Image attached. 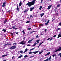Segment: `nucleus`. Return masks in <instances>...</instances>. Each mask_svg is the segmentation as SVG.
<instances>
[{"label":"nucleus","mask_w":61,"mask_h":61,"mask_svg":"<svg viewBox=\"0 0 61 61\" xmlns=\"http://www.w3.org/2000/svg\"><path fill=\"white\" fill-rule=\"evenodd\" d=\"M28 29L29 30H31V28L30 27Z\"/></svg>","instance_id":"09e8293b"},{"label":"nucleus","mask_w":61,"mask_h":61,"mask_svg":"<svg viewBox=\"0 0 61 61\" xmlns=\"http://www.w3.org/2000/svg\"><path fill=\"white\" fill-rule=\"evenodd\" d=\"M16 10H18V11H19V8H18V6H17Z\"/></svg>","instance_id":"aec40b11"},{"label":"nucleus","mask_w":61,"mask_h":61,"mask_svg":"<svg viewBox=\"0 0 61 61\" xmlns=\"http://www.w3.org/2000/svg\"><path fill=\"white\" fill-rule=\"evenodd\" d=\"M22 5V2L21 1H20V3H19V6H21Z\"/></svg>","instance_id":"f3484780"},{"label":"nucleus","mask_w":61,"mask_h":61,"mask_svg":"<svg viewBox=\"0 0 61 61\" xmlns=\"http://www.w3.org/2000/svg\"><path fill=\"white\" fill-rule=\"evenodd\" d=\"M41 53H42L41 52H39V54H41Z\"/></svg>","instance_id":"69168bd1"},{"label":"nucleus","mask_w":61,"mask_h":61,"mask_svg":"<svg viewBox=\"0 0 61 61\" xmlns=\"http://www.w3.org/2000/svg\"><path fill=\"white\" fill-rule=\"evenodd\" d=\"M57 9V8L56 7L55 8V9L54 10V11H55V12H56V9Z\"/></svg>","instance_id":"bb28decb"},{"label":"nucleus","mask_w":61,"mask_h":61,"mask_svg":"<svg viewBox=\"0 0 61 61\" xmlns=\"http://www.w3.org/2000/svg\"><path fill=\"white\" fill-rule=\"evenodd\" d=\"M7 56L6 55H3L2 56V57H5V56Z\"/></svg>","instance_id":"5701e85b"},{"label":"nucleus","mask_w":61,"mask_h":61,"mask_svg":"<svg viewBox=\"0 0 61 61\" xmlns=\"http://www.w3.org/2000/svg\"><path fill=\"white\" fill-rule=\"evenodd\" d=\"M2 31H4V32H6V30L3 29L2 30Z\"/></svg>","instance_id":"a878e982"},{"label":"nucleus","mask_w":61,"mask_h":61,"mask_svg":"<svg viewBox=\"0 0 61 61\" xmlns=\"http://www.w3.org/2000/svg\"><path fill=\"white\" fill-rule=\"evenodd\" d=\"M22 56H23V55H21L18 57V58H21V57H22Z\"/></svg>","instance_id":"412c9836"},{"label":"nucleus","mask_w":61,"mask_h":61,"mask_svg":"<svg viewBox=\"0 0 61 61\" xmlns=\"http://www.w3.org/2000/svg\"><path fill=\"white\" fill-rule=\"evenodd\" d=\"M50 54V52H49L47 54V55H49V54Z\"/></svg>","instance_id":"e433bc0d"},{"label":"nucleus","mask_w":61,"mask_h":61,"mask_svg":"<svg viewBox=\"0 0 61 61\" xmlns=\"http://www.w3.org/2000/svg\"><path fill=\"white\" fill-rule=\"evenodd\" d=\"M36 38H39V36H38V34L36 36Z\"/></svg>","instance_id":"b1692460"},{"label":"nucleus","mask_w":61,"mask_h":61,"mask_svg":"<svg viewBox=\"0 0 61 61\" xmlns=\"http://www.w3.org/2000/svg\"><path fill=\"white\" fill-rule=\"evenodd\" d=\"M27 51V48L25 49V51L23 53H25V52H26Z\"/></svg>","instance_id":"4468645a"},{"label":"nucleus","mask_w":61,"mask_h":61,"mask_svg":"<svg viewBox=\"0 0 61 61\" xmlns=\"http://www.w3.org/2000/svg\"><path fill=\"white\" fill-rule=\"evenodd\" d=\"M51 39V38H48V39H47V40H49L50 39Z\"/></svg>","instance_id":"49530a36"},{"label":"nucleus","mask_w":61,"mask_h":61,"mask_svg":"<svg viewBox=\"0 0 61 61\" xmlns=\"http://www.w3.org/2000/svg\"><path fill=\"white\" fill-rule=\"evenodd\" d=\"M51 56H50L49 57V58H48V60H50V59H51Z\"/></svg>","instance_id":"c85d7f7f"},{"label":"nucleus","mask_w":61,"mask_h":61,"mask_svg":"<svg viewBox=\"0 0 61 61\" xmlns=\"http://www.w3.org/2000/svg\"><path fill=\"white\" fill-rule=\"evenodd\" d=\"M43 0H41V3H42V1H43Z\"/></svg>","instance_id":"864d4df0"},{"label":"nucleus","mask_w":61,"mask_h":61,"mask_svg":"<svg viewBox=\"0 0 61 61\" xmlns=\"http://www.w3.org/2000/svg\"><path fill=\"white\" fill-rule=\"evenodd\" d=\"M42 51H41V52L42 53V52H43V50H41Z\"/></svg>","instance_id":"603ef678"},{"label":"nucleus","mask_w":61,"mask_h":61,"mask_svg":"<svg viewBox=\"0 0 61 61\" xmlns=\"http://www.w3.org/2000/svg\"><path fill=\"white\" fill-rule=\"evenodd\" d=\"M27 57H28V56H27V55H26L24 56L25 58Z\"/></svg>","instance_id":"c9c22d12"},{"label":"nucleus","mask_w":61,"mask_h":61,"mask_svg":"<svg viewBox=\"0 0 61 61\" xmlns=\"http://www.w3.org/2000/svg\"><path fill=\"white\" fill-rule=\"evenodd\" d=\"M29 8H27V9H26L24 11V12L25 13H27V12H28V11L29 10Z\"/></svg>","instance_id":"20e7f679"},{"label":"nucleus","mask_w":61,"mask_h":61,"mask_svg":"<svg viewBox=\"0 0 61 61\" xmlns=\"http://www.w3.org/2000/svg\"><path fill=\"white\" fill-rule=\"evenodd\" d=\"M41 36H42V35H43V34L42 33H41Z\"/></svg>","instance_id":"052dcab7"},{"label":"nucleus","mask_w":61,"mask_h":61,"mask_svg":"<svg viewBox=\"0 0 61 61\" xmlns=\"http://www.w3.org/2000/svg\"><path fill=\"white\" fill-rule=\"evenodd\" d=\"M20 53H23V51H20Z\"/></svg>","instance_id":"de8ad7c7"},{"label":"nucleus","mask_w":61,"mask_h":61,"mask_svg":"<svg viewBox=\"0 0 61 61\" xmlns=\"http://www.w3.org/2000/svg\"><path fill=\"white\" fill-rule=\"evenodd\" d=\"M7 19H5L4 22V24H5V23H6L7 22Z\"/></svg>","instance_id":"6e6552de"},{"label":"nucleus","mask_w":61,"mask_h":61,"mask_svg":"<svg viewBox=\"0 0 61 61\" xmlns=\"http://www.w3.org/2000/svg\"><path fill=\"white\" fill-rule=\"evenodd\" d=\"M33 32H36V31H33L32 32H31L30 33V34H33Z\"/></svg>","instance_id":"6ab92c4d"},{"label":"nucleus","mask_w":61,"mask_h":61,"mask_svg":"<svg viewBox=\"0 0 61 61\" xmlns=\"http://www.w3.org/2000/svg\"><path fill=\"white\" fill-rule=\"evenodd\" d=\"M40 41V40H37L36 41L37 42L36 43L37 44H38V43H39V41Z\"/></svg>","instance_id":"4be33fe9"},{"label":"nucleus","mask_w":61,"mask_h":61,"mask_svg":"<svg viewBox=\"0 0 61 61\" xmlns=\"http://www.w3.org/2000/svg\"><path fill=\"white\" fill-rule=\"evenodd\" d=\"M13 45H16V43L15 42V43H14L13 44Z\"/></svg>","instance_id":"3c124183"},{"label":"nucleus","mask_w":61,"mask_h":61,"mask_svg":"<svg viewBox=\"0 0 61 61\" xmlns=\"http://www.w3.org/2000/svg\"><path fill=\"white\" fill-rule=\"evenodd\" d=\"M8 43H7V44H5L4 46H6V45H8Z\"/></svg>","instance_id":"a19ab883"},{"label":"nucleus","mask_w":61,"mask_h":61,"mask_svg":"<svg viewBox=\"0 0 61 61\" xmlns=\"http://www.w3.org/2000/svg\"><path fill=\"white\" fill-rule=\"evenodd\" d=\"M56 56V54H54L52 55L53 57H54V56Z\"/></svg>","instance_id":"2f4dec72"},{"label":"nucleus","mask_w":61,"mask_h":61,"mask_svg":"<svg viewBox=\"0 0 61 61\" xmlns=\"http://www.w3.org/2000/svg\"><path fill=\"white\" fill-rule=\"evenodd\" d=\"M22 32L23 33V35H25V31L24 30H23L22 31Z\"/></svg>","instance_id":"393cba45"},{"label":"nucleus","mask_w":61,"mask_h":61,"mask_svg":"<svg viewBox=\"0 0 61 61\" xmlns=\"http://www.w3.org/2000/svg\"><path fill=\"white\" fill-rule=\"evenodd\" d=\"M33 39H34V38L32 39H31V40H29L28 42V43H31V42H32V40H33Z\"/></svg>","instance_id":"9d476101"},{"label":"nucleus","mask_w":61,"mask_h":61,"mask_svg":"<svg viewBox=\"0 0 61 61\" xmlns=\"http://www.w3.org/2000/svg\"><path fill=\"white\" fill-rule=\"evenodd\" d=\"M39 52V51H35V52H32V53H33L34 54H36V53H37Z\"/></svg>","instance_id":"f8f14e48"},{"label":"nucleus","mask_w":61,"mask_h":61,"mask_svg":"<svg viewBox=\"0 0 61 61\" xmlns=\"http://www.w3.org/2000/svg\"><path fill=\"white\" fill-rule=\"evenodd\" d=\"M44 15H45V13H42L40 15L41 16V17H42Z\"/></svg>","instance_id":"dca6fc26"},{"label":"nucleus","mask_w":61,"mask_h":61,"mask_svg":"<svg viewBox=\"0 0 61 61\" xmlns=\"http://www.w3.org/2000/svg\"><path fill=\"white\" fill-rule=\"evenodd\" d=\"M16 25H14L12 27V28H13V29H15V27H16Z\"/></svg>","instance_id":"2eb2a0df"},{"label":"nucleus","mask_w":61,"mask_h":61,"mask_svg":"<svg viewBox=\"0 0 61 61\" xmlns=\"http://www.w3.org/2000/svg\"><path fill=\"white\" fill-rule=\"evenodd\" d=\"M48 58L47 59L43 61H48Z\"/></svg>","instance_id":"79ce46f5"},{"label":"nucleus","mask_w":61,"mask_h":61,"mask_svg":"<svg viewBox=\"0 0 61 61\" xmlns=\"http://www.w3.org/2000/svg\"><path fill=\"white\" fill-rule=\"evenodd\" d=\"M8 45H12V44L11 43L9 44V43H8Z\"/></svg>","instance_id":"13d9d810"},{"label":"nucleus","mask_w":61,"mask_h":61,"mask_svg":"<svg viewBox=\"0 0 61 61\" xmlns=\"http://www.w3.org/2000/svg\"><path fill=\"white\" fill-rule=\"evenodd\" d=\"M56 35H55L54 36H53V37H56Z\"/></svg>","instance_id":"8fccbe9b"},{"label":"nucleus","mask_w":61,"mask_h":61,"mask_svg":"<svg viewBox=\"0 0 61 61\" xmlns=\"http://www.w3.org/2000/svg\"><path fill=\"white\" fill-rule=\"evenodd\" d=\"M47 30L46 29H45V32H46V31Z\"/></svg>","instance_id":"4d7b16f0"},{"label":"nucleus","mask_w":61,"mask_h":61,"mask_svg":"<svg viewBox=\"0 0 61 61\" xmlns=\"http://www.w3.org/2000/svg\"><path fill=\"white\" fill-rule=\"evenodd\" d=\"M59 25L61 26V22L59 23Z\"/></svg>","instance_id":"ea45409f"},{"label":"nucleus","mask_w":61,"mask_h":61,"mask_svg":"<svg viewBox=\"0 0 61 61\" xmlns=\"http://www.w3.org/2000/svg\"><path fill=\"white\" fill-rule=\"evenodd\" d=\"M30 17H32V15H30Z\"/></svg>","instance_id":"e2e57ef3"},{"label":"nucleus","mask_w":61,"mask_h":61,"mask_svg":"<svg viewBox=\"0 0 61 61\" xmlns=\"http://www.w3.org/2000/svg\"><path fill=\"white\" fill-rule=\"evenodd\" d=\"M56 31H58V29L56 30Z\"/></svg>","instance_id":"0e129e2a"},{"label":"nucleus","mask_w":61,"mask_h":61,"mask_svg":"<svg viewBox=\"0 0 61 61\" xmlns=\"http://www.w3.org/2000/svg\"><path fill=\"white\" fill-rule=\"evenodd\" d=\"M61 37V32L58 35L57 37V38H59V37Z\"/></svg>","instance_id":"423d86ee"},{"label":"nucleus","mask_w":61,"mask_h":61,"mask_svg":"<svg viewBox=\"0 0 61 61\" xmlns=\"http://www.w3.org/2000/svg\"><path fill=\"white\" fill-rule=\"evenodd\" d=\"M26 23H30V21H27L26 22Z\"/></svg>","instance_id":"473e14b6"},{"label":"nucleus","mask_w":61,"mask_h":61,"mask_svg":"<svg viewBox=\"0 0 61 61\" xmlns=\"http://www.w3.org/2000/svg\"><path fill=\"white\" fill-rule=\"evenodd\" d=\"M3 61H6V60H4V61L3 60Z\"/></svg>","instance_id":"774afa93"},{"label":"nucleus","mask_w":61,"mask_h":61,"mask_svg":"<svg viewBox=\"0 0 61 61\" xmlns=\"http://www.w3.org/2000/svg\"><path fill=\"white\" fill-rule=\"evenodd\" d=\"M40 25L41 26H43V25L42 24H40Z\"/></svg>","instance_id":"a18cd8bd"},{"label":"nucleus","mask_w":61,"mask_h":61,"mask_svg":"<svg viewBox=\"0 0 61 61\" xmlns=\"http://www.w3.org/2000/svg\"><path fill=\"white\" fill-rule=\"evenodd\" d=\"M37 43H35L33 45V46H36V45Z\"/></svg>","instance_id":"c756f323"},{"label":"nucleus","mask_w":61,"mask_h":61,"mask_svg":"<svg viewBox=\"0 0 61 61\" xmlns=\"http://www.w3.org/2000/svg\"><path fill=\"white\" fill-rule=\"evenodd\" d=\"M53 39H53L51 38V39L50 40V41L51 42V40H53Z\"/></svg>","instance_id":"f704fd0d"},{"label":"nucleus","mask_w":61,"mask_h":61,"mask_svg":"<svg viewBox=\"0 0 61 61\" xmlns=\"http://www.w3.org/2000/svg\"><path fill=\"white\" fill-rule=\"evenodd\" d=\"M43 42H41V43H40L39 44V46H41V45H42V44H43Z\"/></svg>","instance_id":"cd10ccee"},{"label":"nucleus","mask_w":61,"mask_h":61,"mask_svg":"<svg viewBox=\"0 0 61 61\" xmlns=\"http://www.w3.org/2000/svg\"><path fill=\"white\" fill-rule=\"evenodd\" d=\"M36 1V0H34L32 2L31 1L30 2H29L26 5H28V6L29 7H31L32 5H34Z\"/></svg>","instance_id":"f257e3e1"},{"label":"nucleus","mask_w":61,"mask_h":61,"mask_svg":"<svg viewBox=\"0 0 61 61\" xmlns=\"http://www.w3.org/2000/svg\"><path fill=\"white\" fill-rule=\"evenodd\" d=\"M16 34H17V35H18V34H19V33H18V32H16Z\"/></svg>","instance_id":"5fc2aeb1"},{"label":"nucleus","mask_w":61,"mask_h":61,"mask_svg":"<svg viewBox=\"0 0 61 61\" xmlns=\"http://www.w3.org/2000/svg\"><path fill=\"white\" fill-rule=\"evenodd\" d=\"M15 57V56H14L13 57H12V59H13V58H14V57Z\"/></svg>","instance_id":"bf43d9fd"},{"label":"nucleus","mask_w":61,"mask_h":61,"mask_svg":"<svg viewBox=\"0 0 61 61\" xmlns=\"http://www.w3.org/2000/svg\"><path fill=\"white\" fill-rule=\"evenodd\" d=\"M49 21H50V20H49L45 24V25H48V23H49Z\"/></svg>","instance_id":"1a4fd4ad"},{"label":"nucleus","mask_w":61,"mask_h":61,"mask_svg":"<svg viewBox=\"0 0 61 61\" xmlns=\"http://www.w3.org/2000/svg\"><path fill=\"white\" fill-rule=\"evenodd\" d=\"M16 46H12L10 48V49H15L16 48Z\"/></svg>","instance_id":"f03ea898"},{"label":"nucleus","mask_w":61,"mask_h":61,"mask_svg":"<svg viewBox=\"0 0 61 61\" xmlns=\"http://www.w3.org/2000/svg\"><path fill=\"white\" fill-rule=\"evenodd\" d=\"M24 42V41H22V42L20 43V44H21L22 45H24V44H25V43Z\"/></svg>","instance_id":"0eeeda50"},{"label":"nucleus","mask_w":61,"mask_h":61,"mask_svg":"<svg viewBox=\"0 0 61 61\" xmlns=\"http://www.w3.org/2000/svg\"><path fill=\"white\" fill-rule=\"evenodd\" d=\"M5 4H6V2H5L4 3L3 5H2V7H4L5 5Z\"/></svg>","instance_id":"9b49d317"},{"label":"nucleus","mask_w":61,"mask_h":61,"mask_svg":"<svg viewBox=\"0 0 61 61\" xmlns=\"http://www.w3.org/2000/svg\"><path fill=\"white\" fill-rule=\"evenodd\" d=\"M34 9V7L33 8H30V11H32V10H33Z\"/></svg>","instance_id":"ddd939ff"},{"label":"nucleus","mask_w":61,"mask_h":61,"mask_svg":"<svg viewBox=\"0 0 61 61\" xmlns=\"http://www.w3.org/2000/svg\"><path fill=\"white\" fill-rule=\"evenodd\" d=\"M60 6V4H58L57 5V7H59Z\"/></svg>","instance_id":"72a5a7b5"},{"label":"nucleus","mask_w":61,"mask_h":61,"mask_svg":"<svg viewBox=\"0 0 61 61\" xmlns=\"http://www.w3.org/2000/svg\"><path fill=\"white\" fill-rule=\"evenodd\" d=\"M35 47H34V48L31 49L30 50V51H31V50H34V49H35Z\"/></svg>","instance_id":"7c9ffc66"},{"label":"nucleus","mask_w":61,"mask_h":61,"mask_svg":"<svg viewBox=\"0 0 61 61\" xmlns=\"http://www.w3.org/2000/svg\"><path fill=\"white\" fill-rule=\"evenodd\" d=\"M52 5H50L49 6H48V7L47 9L48 10H49L50 9V8L52 7Z\"/></svg>","instance_id":"39448f33"},{"label":"nucleus","mask_w":61,"mask_h":61,"mask_svg":"<svg viewBox=\"0 0 61 61\" xmlns=\"http://www.w3.org/2000/svg\"><path fill=\"white\" fill-rule=\"evenodd\" d=\"M56 58H57V57H55V59H56Z\"/></svg>","instance_id":"338daca9"},{"label":"nucleus","mask_w":61,"mask_h":61,"mask_svg":"<svg viewBox=\"0 0 61 61\" xmlns=\"http://www.w3.org/2000/svg\"><path fill=\"white\" fill-rule=\"evenodd\" d=\"M42 6H41L40 7V8H39V10H41V9H42Z\"/></svg>","instance_id":"a211bd4d"},{"label":"nucleus","mask_w":61,"mask_h":61,"mask_svg":"<svg viewBox=\"0 0 61 61\" xmlns=\"http://www.w3.org/2000/svg\"><path fill=\"white\" fill-rule=\"evenodd\" d=\"M10 12H11L10 10H9L8 11V13H10Z\"/></svg>","instance_id":"c03bdc74"},{"label":"nucleus","mask_w":61,"mask_h":61,"mask_svg":"<svg viewBox=\"0 0 61 61\" xmlns=\"http://www.w3.org/2000/svg\"><path fill=\"white\" fill-rule=\"evenodd\" d=\"M29 53L30 54H32V52H31V51H30V52H29Z\"/></svg>","instance_id":"37998d69"},{"label":"nucleus","mask_w":61,"mask_h":61,"mask_svg":"<svg viewBox=\"0 0 61 61\" xmlns=\"http://www.w3.org/2000/svg\"><path fill=\"white\" fill-rule=\"evenodd\" d=\"M27 46H30V45L29 44H28L27 45Z\"/></svg>","instance_id":"6e6d98bb"},{"label":"nucleus","mask_w":61,"mask_h":61,"mask_svg":"<svg viewBox=\"0 0 61 61\" xmlns=\"http://www.w3.org/2000/svg\"><path fill=\"white\" fill-rule=\"evenodd\" d=\"M58 55H60V57H61V53H59Z\"/></svg>","instance_id":"4c0bfd02"},{"label":"nucleus","mask_w":61,"mask_h":61,"mask_svg":"<svg viewBox=\"0 0 61 61\" xmlns=\"http://www.w3.org/2000/svg\"><path fill=\"white\" fill-rule=\"evenodd\" d=\"M18 29V28H15V30H16V29Z\"/></svg>","instance_id":"680f3d73"},{"label":"nucleus","mask_w":61,"mask_h":61,"mask_svg":"<svg viewBox=\"0 0 61 61\" xmlns=\"http://www.w3.org/2000/svg\"><path fill=\"white\" fill-rule=\"evenodd\" d=\"M59 49H58L56 51H55L54 52L55 53H56V52H57V51H60L61 50V47H60V46L59 47Z\"/></svg>","instance_id":"7ed1b4c3"},{"label":"nucleus","mask_w":61,"mask_h":61,"mask_svg":"<svg viewBox=\"0 0 61 61\" xmlns=\"http://www.w3.org/2000/svg\"><path fill=\"white\" fill-rule=\"evenodd\" d=\"M10 34H11V35H12V36H14V34H13V33H10Z\"/></svg>","instance_id":"58836bf2"}]
</instances>
